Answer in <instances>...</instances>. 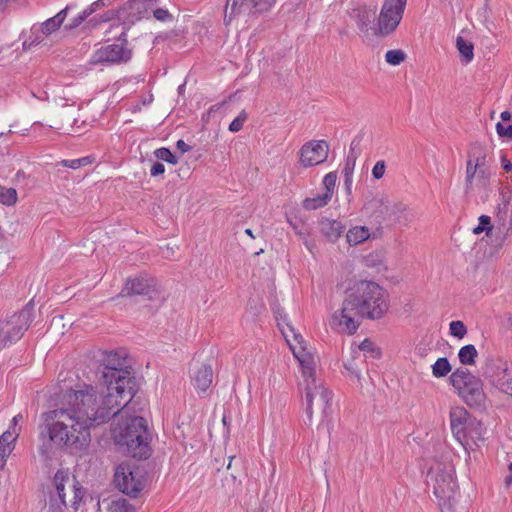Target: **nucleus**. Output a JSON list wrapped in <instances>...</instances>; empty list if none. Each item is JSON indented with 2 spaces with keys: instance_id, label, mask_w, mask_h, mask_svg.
<instances>
[{
  "instance_id": "obj_63",
  "label": "nucleus",
  "mask_w": 512,
  "mask_h": 512,
  "mask_svg": "<svg viewBox=\"0 0 512 512\" xmlns=\"http://www.w3.org/2000/svg\"><path fill=\"white\" fill-rule=\"evenodd\" d=\"M245 233H246L247 235H249L250 237L254 238V235H253V233H252V230H251V229H246V230H245Z\"/></svg>"
},
{
  "instance_id": "obj_46",
  "label": "nucleus",
  "mask_w": 512,
  "mask_h": 512,
  "mask_svg": "<svg viewBox=\"0 0 512 512\" xmlns=\"http://www.w3.org/2000/svg\"><path fill=\"white\" fill-rule=\"evenodd\" d=\"M90 15H92V13L88 7H86L83 11H81L78 15L70 20V23L66 26V28L72 30L79 27Z\"/></svg>"
},
{
  "instance_id": "obj_7",
  "label": "nucleus",
  "mask_w": 512,
  "mask_h": 512,
  "mask_svg": "<svg viewBox=\"0 0 512 512\" xmlns=\"http://www.w3.org/2000/svg\"><path fill=\"white\" fill-rule=\"evenodd\" d=\"M274 313L277 325L304 374L311 375L313 372V354L306 347L305 340L290 324L288 316L283 310L277 309Z\"/></svg>"
},
{
  "instance_id": "obj_17",
  "label": "nucleus",
  "mask_w": 512,
  "mask_h": 512,
  "mask_svg": "<svg viewBox=\"0 0 512 512\" xmlns=\"http://www.w3.org/2000/svg\"><path fill=\"white\" fill-rule=\"evenodd\" d=\"M275 0H226L224 8V23L229 25L240 16H246L253 11H263L271 7Z\"/></svg>"
},
{
  "instance_id": "obj_49",
  "label": "nucleus",
  "mask_w": 512,
  "mask_h": 512,
  "mask_svg": "<svg viewBox=\"0 0 512 512\" xmlns=\"http://www.w3.org/2000/svg\"><path fill=\"white\" fill-rule=\"evenodd\" d=\"M247 119V114L242 111L229 125V131L238 132L242 129L244 122Z\"/></svg>"
},
{
  "instance_id": "obj_58",
  "label": "nucleus",
  "mask_w": 512,
  "mask_h": 512,
  "mask_svg": "<svg viewBox=\"0 0 512 512\" xmlns=\"http://www.w3.org/2000/svg\"><path fill=\"white\" fill-rule=\"evenodd\" d=\"M501 122L507 123L511 120V113L509 111H503L500 114Z\"/></svg>"
},
{
  "instance_id": "obj_22",
  "label": "nucleus",
  "mask_w": 512,
  "mask_h": 512,
  "mask_svg": "<svg viewBox=\"0 0 512 512\" xmlns=\"http://www.w3.org/2000/svg\"><path fill=\"white\" fill-rule=\"evenodd\" d=\"M131 58V52L122 44H110L98 48L90 58V63L113 64L126 62Z\"/></svg>"
},
{
  "instance_id": "obj_41",
  "label": "nucleus",
  "mask_w": 512,
  "mask_h": 512,
  "mask_svg": "<svg viewBox=\"0 0 512 512\" xmlns=\"http://www.w3.org/2000/svg\"><path fill=\"white\" fill-rule=\"evenodd\" d=\"M405 59L406 54L401 49H392L385 53V61L392 66L400 65Z\"/></svg>"
},
{
  "instance_id": "obj_6",
  "label": "nucleus",
  "mask_w": 512,
  "mask_h": 512,
  "mask_svg": "<svg viewBox=\"0 0 512 512\" xmlns=\"http://www.w3.org/2000/svg\"><path fill=\"white\" fill-rule=\"evenodd\" d=\"M449 383L457 395L469 406L484 408L487 404V395L482 380L466 368H457L450 377Z\"/></svg>"
},
{
  "instance_id": "obj_43",
  "label": "nucleus",
  "mask_w": 512,
  "mask_h": 512,
  "mask_svg": "<svg viewBox=\"0 0 512 512\" xmlns=\"http://www.w3.org/2000/svg\"><path fill=\"white\" fill-rule=\"evenodd\" d=\"M154 155L157 159L165 161L172 165H176L178 163V159L168 148L162 147V148L156 149L154 151Z\"/></svg>"
},
{
  "instance_id": "obj_27",
  "label": "nucleus",
  "mask_w": 512,
  "mask_h": 512,
  "mask_svg": "<svg viewBox=\"0 0 512 512\" xmlns=\"http://www.w3.org/2000/svg\"><path fill=\"white\" fill-rule=\"evenodd\" d=\"M212 379L213 371L210 365L202 364L193 372V385L199 394L207 391L212 384Z\"/></svg>"
},
{
  "instance_id": "obj_2",
  "label": "nucleus",
  "mask_w": 512,
  "mask_h": 512,
  "mask_svg": "<svg viewBox=\"0 0 512 512\" xmlns=\"http://www.w3.org/2000/svg\"><path fill=\"white\" fill-rule=\"evenodd\" d=\"M388 309V295L379 284L357 281L346 291L341 308L331 315L330 326L340 333L353 335L363 318L381 319Z\"/></svg>"
},
{
  "instance_id": "obj_36",
  "label": "nucleus",
  "mask_w": 512,
  "mask_h": 512,
  "mask_svg": "<svg viewBox=\"0 0 512 512\" xmlns=\"http://www.w3.org/2000/svg\"><path fill=\"white\" fill-rule=\"evenodd\" d=\"M431 370L435 378H444L452 372V366L448 358L440 357L431 365Z\"/></svg>"
},
{
  "instance_id": "obj_21",
  "label": "nucleus",
  "mask_w": 512,
  "mask_h": 512,
  "mask_svg": "<svg viewBox=\"0 0 512 512\" xmlns=\"http://www.w3.org/2000/svg\"><path fill=\"white\" fill-rule=\"evenodd\" d=\"M157 0H129L118 10V19L124 24L132 25L148 17Z\"/></svg>"
},
{
  "instance_id": "obj_12",
  "label": "nucleus",
  "mask_w": 512,
  "mask_h": 512,
  "mask_svg": "<svg viewBox=\"0 0 512 512\" xmlns=\"http://www.w3.org/2000/svg\"><path fill=\"white\" fill-rule=\"evenodd\" d=\"M491 170L485 151L476 146L468 154L466 163L465 190L467 193L486 189L489 186Z\"/></svg>"
},
{
  "instance_id": "obj_44",
  "label": "nucleus",
  "mask_w": 512,
  "mask_h": 512,
  "mask_svg": "<svg viewBox=\"0 0 512 512\" xmlns=\"http://www.w3.org/2000/svg\"><path fill=\"white\" fill-rule=\"evenodd\" d=\"M449 331L453 337H456L458 339L464 338V336L467 334L466 326L464 325V323L462 321H458V320L452 321L449 324Z\"/></svg>"
},
{
  "instance_id": "obj_60",
  "label": "nucleus",
  "mask_w": 512,
  "mask_h": 512,
  "mask_svg": "<svg viewBox=\"0 0 512 512\" xmlns=\"http://www.w3.org/2000/svg\"><path fill=\"white\" fill-rule=\"evenodd\" d=\"M110 19H111L110 17H105V18H104V17H101V18H99V19H97V18H93V19H91V21H92V22H94V25H96V24H98V23L107 22V21H109Z\"/></svg>"
},
{
  "instance_id": "obj_51",
  "label": "nucleus",
  "mask_w": 512,
  "mask_h": 512,
  "mask_svg": "<svg viewBox=\"0 0 512 512\" xmlns=\"http://www.w3.org/2000/svg\"><path fill=\"white\" fill-rule=\"evenodd\" d=\"M165 172V166L160 162H155L150 169V175L152 177L163 175Z\"/></svg>"
},
{
  "instance_id": "obj_56",
  "label": "nucleus",
  "mask_w": 512,
  "mask_h": 512,
  "mask_svg": "<svg viewBox=\"0 0 512 512\" xmlns=\"http://www.w3.org/2000/svg\"><path fill=\"white\" fill-rule=\"evenodd\" d=\"M501 165L502 168L507 172L512 170V162L509 159H507L506 155L501 156Z\"/></svg>"
},
{
  "instance_id": "obj_33",
  "label": "nucleus",
  "mask_w": 512,
  "mask_h": 512,
  "mask_svg": "<svg viewBox=\"0 0 512 512\" xmlns=\"http://www.w3.org/2000/svg\"><path fill=\"white\" fill-rule=\"evenodd\" d=\"M370 237V231L365 226H355L348 230L346 234L347 242L350 245H358Z\"/></svg>"
},
{
  "instance_id": "obj_11",
  "label": "nucleus",
  "mask_w": 512,
  "mask_h": 512,
  "mask_svg": "<svg viewBox=\"0 0 512 512\" xmlns=\"http://www.w3.org/2000/svg\"><path fill=\"white\" fill-rule=\"evenodd\" d=\"M302 370V375L306 378L305 388V412L309 421H312L314 410L319 411L324 417L329 414L333 393L324 385L320 380L314 377L315 361L313 360V372L311 375H305Z\"/></svg>"
},
{
  "instance_id": "obj_40",
  "label": "nucleus",
  "mask_w": 512,
  "mask_h": 512,
  "mask_svg": "<svg viewBox=\"0 0 512 512\" xmlns=\"http://www.w3.org/2000/svg\"><path fill=\"white\" fill-rule=\"evenodd\" d=\"M360 352L364 354H370L372 357H379L380 351L375 347L374 343L369 339H364L356 350H353V354L360 357Z\"/></svg>"
},
{
  "instance_id": "obj_18",
  "label": "nucleus",
  "mask_w": 512,
  "mask_h": 512,
  "mask_svg": "<svg viewBox=\"0 0 512 512\" xmlns=\"http://www.w3.org/2000/svg\"><path fill=\"white\" fill-rule=\"evenodd\" d=\"M376 6L359 4L350 12V17L355 21L359 34L364 38L376 36Z\"/></svg>"
},
{
  "instance_id": "obj_28",
  "label": "nucleus",
  "mask_w": 512,
  "mask_h": 512,
  "mask_svg": "<svg viewBox=\"0 0 512 512\" xmlns=\"http://www.w3.org/2000/svg\"><path fill=\"white\" fill-rule=\"evenodd\" d=\"M19 431L7 430L0 436V470L6 465L7 459L15 448Z\"/></svg>"
},
{
  "instance_id": "obj_25",
  "label": "nucleus",
  "mask_w": 512,
  "mask_h": 512,
  "mask_svg": "<svg viewBox=\"0 0 512 512\" xmlns=\"http://www.w3.org/2000/svg\"><path fill=\"white\" fill-rule=\"evenodd\" d=\"M156 281L148 275H140L129 280L124 287L123 292L127 295H147L155 287Z\"/></svg>"
},
{
  "instance_id": "obj_52",
  "label": "nucleus",
  "mask_w": 512,
  "mask_h": 512,
  "mask_svg": "<svg viewBox=\"0 0 512 512\" xmlns=\"http://www.w3.org/2000/svg\"><path fill=\"white\" fill-rule=\"evenodd\" d=\"M153 15L157 20L165 21L171 17V14L166 9L158 8L153 11Z\"/></svg>"
},
{
  "instance_id": "obj_24",
  "label": "nucleus",
  "mask_w": 512,
  "mask_h": 512,
  "mask_svg": "<svg viewBox=\"0 0 512 512\" xmlns=\"http://www.w3.org/2000/svg\"><path fill=\"white\" fill-rule=\"evenodd\" d=\"M468 434H465V440H456L464 449L467 459L471 458V453L475 452L477 448L484 444L485 428L482 423L476 419L468 423Z\"/></svg>"
},
{
  "instance_id": "obj_59",
  "label": "nucleus",
  "mask_w": 512,
  "mask_h": 512,
  "mask_svg": "<svg viewBox=\"0 0 512 512\" xmlns=\"http://www.w3.org/2000/svg\"><path fill=\"white\" fill-rule=\"evenodd\" d=\"M8 326L10 327L11 333L17 332V324L13 323V320L11 322L6 323L5 326L1 328V330L6 329Z\"/></svg>"
},
{
  "instance_id": "obj_19",
  "label": "nucleus",
  "mask_w": 512,
  "mask_h": 512,
  "mask_svg": "<svg viewBox=\"0 0 512 512\" xmlns=\"http://www.w3.org/2000/svg\"><path fill=\"white\" fill-rule=\"evenodd\" d=\"M329 155V145L325 140H311L299 150V163L302 167H314L324 163Z\"/></svg>"
},
{
  "instance_id": "obj_34",
  "label": "nucleus",
  "mask_w": 512,
  "mask_h": 512,
  "mask_svg": "<svg viewBox=\"0 0 512 512\" xmlns=\"http://www.w3.org/2000/svg\"><path fill=\"white\" fill-rule=\"evenodd\" d=\"M456 47L461 55L462 61L465 64H468L473 60L474 45L471 41L463 38L462 36H458L456 38Z\"/></svg>"
},
{
  "instance_id": "obj_29",
  "label": "nucleus",
  "mask_w": 512,
  "mask_h": 512,
  "mask_svg": "<svg viewBox=\"0 0 512 512\" xmlns=\"http://www.w3.org/2000/svg\"><path fill=\"white\" fill-rule=\"evenodd\" d=\"M102 512H137L128 500L122 497H111L98 502Z\"/></svg>"
},
{
  "instance_id": "obj_55",
  "label": "nucleus",
  "mask_w": 512,
  "mask_h": 512,
  "mask_svg": "<svg viewBox=\"0 0 512 512\" xmlns=\"http://www.w3.org/2000/svg\"><path fill=\"white\" fill-rule=\"evenodd\" d=\"M176 147L182 153H186V152L190 151V149H191V147L182 139H180L176 142Z\"/></svg>"
},
{
  "instance_id": "obj_16",
  "label": "nucleus",
  "mask_w": 512,
  "mask_h": 512,
  "mask_svg": "<svg viewBox=\"0 0 512 512\" xmlns=\"http://www.w3.org/2000/svg\"><path fill=\"white\" fill-rule=\"evenodd\" d=\"M114 481L118 489L129 496H137L144 487L142 471L128 464L117 466Z\"/></svg>"
},
{
  "instance_id": "obj_23",
  "label": "nucleus",
  "mask_w": 512,
  "mask_h": 512,
  "mask_svg": "<svg viewBox=\"0 0 512 512\" xmlns=\"http://www.w3.org/2000/svg\"><path fill=\"white\" fill-rule=\"evenodd\" d=\"M450 428L455 440H465V434H468V423L476 420L462 406L452 407L450 410Z\"/></svg>"
},
{
  "instance_id": "obj_32",
  "label": "nucleus",
  "mask_w": 512,
  "mask_h": 512,
  "mask_svg": "<svg viewBox=\"0 0 512 512\" xmlns=\"http://www.w3.org/2000/svg\"><path fill=\"white\" fill-rule=\"evenodd\" d=\"M47 37L48 35L44 33L38 23L33 24L30 28L29 35L23 41L22 45L24 50H29L42 44Z\"/></svg>"
},
{
  "instance_id": "obj_54",
  "label": "nucleus",
  "mask_w": 512,
  "mask_h": 512,
  "mask_svg": "<svg viewBox=\"0 0 512 512\" xmlns=\"http://www.w3.org/2000/svg\"><path fill=\"white\" fill-rule=\"evenodd\" d=\"M23 420V415L21 413L15 415L12 420H11V423L9 425V428L8 430H11V431H19L20 432V428L18 427V423L20 421Z\"/></svg>"
},
{
  "instance_id": "obj_64",
  "label": "nucleus",
  "mask_w": 512,
  "mask_h": 512,
  "mask_svg": "<svg viewBox=\"0 0 512 512\" xmlns=\"http://www.w3.org/2000/svg\"><path fill=\"white\" fill-rule=\"evenodd\" d=\"M502 197H503L504 203L507 204L509 202V197L506 198L504 194H502Z\"/></svg>"
},
{
  "instance_id": "obj_3",
  "label": "nucleus",
  "mask_w": 512,
  "mask_h": 512,
  "mask_svg": "<svg viewBox=\"0 0 512 512\" xmlns=\"http://www.w3.org/2000/svg\"><path fill=\"white\" fill-rule=\"evenodd\" d=\"M103 383L94 387L97 400L110 411H118V407L128 404L133 397L132 378L127 370L128 363L124 351H110L103 358Z\"/></svg>"
},
{
  "instance_id": "obj_26",
  "label": "nucleus",
  "mask_w": 512,
  "mask_h": 512,
  "mask_svg": "<svg viewBox=\"0 0 512 512\" xmlns=\"http://www.w3.org/2000/svg\"><path fill=\"white\" fill-rule=\"evenodd\" d=\"M360 141L353 140L350 145L349 153L346 157L344 167H343V175H344V184L346 186L347 191L350 193L352 184H353V173L356 166V160L358 158L359 152L355 149L359 145Z\"/></svg>"
},
{
  "instance_id": "obj_42",
  "label": "nucleus",
  "mask_w": 512,
  "mask_h": 512,
  "mask_svg": "<svg viewBox=\"0 0 512 512\" xmlns=\"http://www.w3.org/2000/svg\"><path fill=\"white\" fill-rule=\"evenodd\" d=\"M336 181H337V174L336 172H329L327 173L322 181L323 187L325 191L323 193L328 194L329 197H333L334 190L336 187Z\"/></svg>"
},
{
  "instance_id": "obj_8",
  "label": "nucleus",
  "mask_w": 512,
  "mask_h": 512,
  "mask_svg": "<svg viewBox=\"0 0 512 512\" xmlns=\"http://www.w3.org/2000/svg\"><path fill=\"white\" fill-rule=\"evenodd\" d=\"M274 313L277 325L304 374L311 375L313 372V354L306 347L305 340L290 324L288 316L283 310L277 309Z\"/></svg>"
},
{
  "instance_id": "obj_31",
  "label": "nucleus",
  "mask_w": 512,
  "mask_h": 512,
  "mask_svg": "<svg viewBox=\"0 0 512 512\" xmlns=\"http://www.w3.org/2000/svg\"><path fill=\"white\" fill-rule=\"evenodd\" d=\"M357 358L355 354L352 355L351 359H348L343 363V375L347 377L353 383H356L360 388H362V376H361V368L357 363Z\"/></svg>"
},
{
  "instance_id": "obj_45",
  "label": "nucleus",
  "mask_w": 512,
  "mask_h": 512,
  "mask_svg": "<svg viewBox=\"0 0 512 512\" xmlns=\"http://www.w3.org/2000/svg\"><path fill=\"white\" fill-rule=\"evenodd\" d=\"M478 220L479 223L473 228V233L479 235L485 231L488 234L492 230L491 218L487 215H481Z\"/></svg>"
},
{
  "instance_id": "obj_61",
  "label": "nucleus",
  "mask_w": 512,
  "mask_h": 512,
  "mask_svg": "<svg viewBox=\"0 0 512 512\" xmlns=\"http://www.w3.org/2000/svg\"><path fill=\"white\" fill-rule=\"evenodd\" d=\"M505 484L507 486H510L512 484V472H510V474L505 477Z\"/></svg>"
},
{
  "instance_id": "obj_39",
  "label": "nucleus",
  "mask_w": 512,
  "mask_h": 512,
  "mask_svg": "<svg viewBox=\"0 0 512 512\" xmlns=\"http://www.w3.org/2000/svg\"><path fill=\"white\" fill-rule=\"evenodd\" d=\"M322 229L330 239H337L344 232V226L335 220L323 224Z\"/></svg>"
},
{
  "instance_id": "obj_10",
  "label": "nucleus",
  "mask_w": 512,
  "mask_h": 512,
  "mask_svg": "<svg viewBox=\"0 0 512 512\" xmlns=\"http://www.w3.org/2000/svg\"><path fill=\"white\" fill-rule=\"evenodd\" d=\"M274 313L277 325L304 374L311 375L313 372V354L306 347L305 340L290 324L288 316L283 310L277 309Z\"/></svg>"
},
{
  "instance_id": "obj_13",
  "label": "nucleus",
  "mask_w": 512,
  "mask_h": 512,
  "mask_svg": "<svg viewBox=\"0 0 512 512\" xmlns=\"http://www.w3.org/2000/svg\"><path fill=\"white\" fill-rule=\"evenodd\" d=\"M57 497H52L47 512H65L68 502L66 500L67 492L72 494L69 503L74 508L82 500L85 491L76 481L75 477H70L65 471H58L54 476Z\"/></svg>"
},
{
  "instance_id": "obj_37",
  "label": "nucleus",
  "mask_w": 512,
  "mask_h": 512,
  "mask_svg": "<svg viewBox=\"0 0 512 512\" xmlns=\"http://www.w3.org/2000/svg\"><path fill=\"white\" fill-rule=\"evenodd\" d=\"M478 356L477 349L474 345L468 344L460 348L458 352L459 362L463 365H474Z\"/></svg>"
},
{
  "instance_id": "obj_14",
  "label": "nucleus",
  "mask_w": 512,
  "mask_h": 512,
  "mask_svg": "<svg viewBox=\"0 0 512 512\" xmlns=\"http://www.w3.org/2000/svg\"><path fill=\"white\" fill-rule=\"evenodd\" d=\"M407 0H384L376 21V37L393 34L400 25Z\"/></svg>"
},
{
  "instance_id": "obj_47",
  "label": "nucleus",
  "mask_w": 512,
  "mask_h": 512,
  "mask_svg": "<svg viewBox=\"0 0 512 512\" xmlns=\"http://www.w3.org/2000/svg\"><path fill=\"white\" fill-rule=\"evenodd\" d=\"M92 162V159L90 157H82L78 159H70V160H63L61 162L62 166L71 168V169H78L82 166H86Z\"/></svg>"
},
{
  "instance_id": "obj_4",
  "label": "nucleus",
  "mask_w": 512,
  "mask_h": 512,
  "mask_svg": "<svg viewBox=\"0 0 512 512\" xmlns=\"http://www.w3.org/2000/svg\"><path fill=\"white\" fill-rule=\"evenodd\" d=\"M118 407L116 421L112 428L115 443L133 458L146 459L150 456V434L147 422L140 416H129L123 404Z\"/></svg>"
},
{
  "instance_id": "obj_62",
  "label": "nucleus",
  "mask_w": 512,
  "mask_h": 512,
  "mask_svg": "<svg viewBox=\"0 0 512 512\" xmlns=\"http://www.w3.org/2000/svg\"><path fill=\"white\" fill-rule=\"evenodd\" d=\"M10 1L11 0H0V9L5 8Z\"/></svg>"
},
{
  "instance_id": "obj_15",
  "label": "nucleus",
  "mask_w": 512,
  "mask_h": 512,
  "mask_svg": "<svg viewBox=\"0 0 512 512\" xmlns=\"http://www.w3.org/2000/svg\"><path fill=\"white\" fill-rule=\"evenodd\" d=\"M484 377L495 390L512 396V362L501 359L487 363Z\"/></svg>"
},
{
  "instance_id": "obj_35",
  "label": "nucleus",
  "mask_w": 512,
  "mask_h": 512,
  "mask_svg": "<svg viewBox=\"0 0 512 512\" xmlns=\"http://www.w3.org/2000/svg\"><path fill=\"white\" fill-rule=\"evenodd\" d=\"M331 199L328 194L321 193L304 199L302 206L306 210H316L325 207Z\"/></svg>"
},
{
  "instance_id": "obj_48",
  "label": "nucleus",
  "mask_w": 512,
  "mask_h": 512,
  "mask_svg": "<svg viewBox=\"0 0 512 512\" xmlns=\"http://www.w3.org/2000/svg\"><path fill=\"white\" fill-rule=\"evenodd\" d=\"M496 131L500 138L512 139V125L509 123L498 122L496 124Z\"/></svg>"
},
{
  "instance_id": "obj_20",
  "label": "nucleus",
  "mask_w": 512,
  "mask_h": 512,
  "mask_svg": "<svg viewBox=\"0 0 512 512\" xmlns=\"http://www.w3.org/2000/svg\"><path fill=\"white\" fill-rule=\"evenodd\" d=\"M35 318V306L30 301L27 303L24 308L17 314L13 316V323L17 324V332L11 333L10 327L8 326L6 329L0 331V340L4 342V344L13 343L19 340L24 332L30 327L31 323Z\"/></svg>"
},
{
  "instance_id": "obj_53",
  "label": "nucleus",
  "mask_w": 512,
  "mask_h": 512,
  "mask_svg": "<svg viewBox=\"0 0 512 512\" xmlns=\"http://www.w3.org/2000/svg\"><path fill=\"white\" fill-rule=\"evenodd\" d=\"M109 4V0H96L94 1L93 3H91L88 7V9L90 10V12L93 14L94 12H96L98 9H100L101 7H105Z\"/></svg>"
},
{
  "instance_id": "obj_38",
  "label": "nucleus",
  "mask_w": 512,
  "mask_h": 512,
  "mask_svg": "<svg viewBox=\"0 0 512 512\" xmlns=\"http://www.w3.org/2000/svg\"><path fill=\"white\" fill-rule=\"evenodd\" d=\"M18 200V193L15 188L0 185V204L14 206Z\"/></svg>"
},
{
  "instance_id": "obj_9",
  "label": "nucleus",
  "mask_w": 512,
  "mask_h": 512,
  "mask_svg": "<svg viewBox=\"0 0 512 512\" xmlns=\"http://www.w3.org/2000/svg\"><path fill=\"white\" fill-rule=\"evenodd\" d=\"M274 313L277 325L304 374L311 375L313 372V354L306 347L305 340L290 324L288 316L283 310L277 309Z\"/></svg>"
},
{
  "instance_id": "obj_30",
  "label": "nucleus",
  "mask_w": 512,
  "mask_h": 512,
  "mask_svg": "<svg viewBox=\"0 0 512 512\" xmlns=\"http://www.w3.org/2000/svg\"><path fill=\"white\" fill-rule=\"evenodd\" d=\"M69 8V6H66L53 17H50L47 20L38 23L45 34L50 36L61 27V25L64 23L65 19L68 16Z\"/></svg>"
},
{
  "instance_id": "obj_1",
  "label": "nucleus",
  "mask_w": 512,
  "mask_h": 512,
  "mask_svg": "<svg viewBox=\"0 0 512 512\" xmlns=\"http://www.w3.org/2000/svg\"><path fill=\"white\" fill-rule=\"evenodd\" d=\"M116 411H110L97 400L93 386L68 390L60 405L41 414L39 437L51 446L80 454L91 443V430L107 423Z\"/></svg>"
},
{
  "instance_id": "obj_50",
  "label": "nucleus",
  "mask_w": 512,
  "mask_h": 512,
  "mask_svg": "<svg viewBox=\"0 0 512 512\" xmlns=\"http://www.w3.org/2000/svg\"><path fill=\"white\" fill-rule=\"evenodd\" d=\"M386 165L383 160H379L372 168V175L375 179H381L385 174Z\"/></svg>"
},
{
  "instance_id": "obj_5",
  "label": "nucleus",
  "mask_w": 512,
  "mask_h": 512,
  "mask_svg": "<svg viewBox=\"0 0 512 512\" xmlns=\"http://www.w3.org/2000/svg\"><path fill=\"white\" fill-rule=\"evenodd\" d=\"M427 484L432 488L441 508L452 505L457 495V484L455 471L450 463H434L428 471Z\"/></svg>"
},
{
  "instance_id": "obj_57",
  "label": "nucleus",
  "mask_w": 512,
  "mask_h": 512,
  "mask_svg": "<svg viewBox=\"0 0 512 512\" xmlns=\"http://www.w3.org/2000/svg\"><path fill=\"white\" fill-rule=\"evenodd\" d=\"M407 210V206L403 203H397L393 207V213L394 214H400Z\"/></svg>"
}]
</instances>
